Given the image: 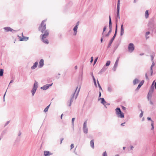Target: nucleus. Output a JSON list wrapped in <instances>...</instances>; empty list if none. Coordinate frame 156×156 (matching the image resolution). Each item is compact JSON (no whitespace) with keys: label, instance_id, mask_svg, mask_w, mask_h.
Listing matches in <instances>:
<instances>
[{"label":"nucleus","instance_id":"nucleus-1","mask_svg":"<svg viewBox=\"0 0 156 156\" xmlns=\"http://www.w3.org/2000/svg\"><path fill=\"white\" fill-rule=\"evenodd\" d=\"M49 34V30H47L41 35L42 41L44 43L48 44L49 43L48 40L46 38L48 37Z\"/></svg>","mask_w":156,"mask_h":156},{"label":"nucleus","instance_id":"nucleus-2","mask_svg":"<svg viewBox=\"0 0 156 156\" xmlns=\"http://www.w3.org/2000/svg\"><path fill=\"white\" fill-rule=\"evenodd\" d=\"M46 21V20H44L42 21L39 27V30L42 33H43L45 31L47 30H46V24L45 23V22Z\"/></svg>","mask_w":156,"mask_h":156},{"label":"nucleus","instance_id":"nucleus-3","mask_svg":"<svg viewBox=\"0 0 156 156\" xmlns=\"http://www.w3.org/2000/svg\"><path fill=\"white\" fill-rule=\"evenodd\" d=\"M115 111L116 114L118 117L121 118H124V113L121 111L119 108H117L115 109Z\"/></svg>","mask_w":156,"mask_h":156},{"label":"nucleus","instance_id":"nucleus-4","mask_svg":"<svg viewBox=\"0 0 156 156\" xmlns=\"http://www.w3.org/2000/svg\"><path fill=\"white\" fill-rule=\"evenodd\" d=\"M37 86H38L37 83V82H35L34 83V85L33 88L31 91V92H32L33 96L34 95V93L36 92L37 89Z\"/></svg>","mask_w":156,"mask_h":156},{"label":"nucleus","instance_id":"nucleus-5","mask_svg":"<svg viewBox=\"0 0 156 156\" xmlns=\"http://www.w3.org/2000/svg\"><path fill=\"white\" fill-rule=\"evenodd\" d=\"M128 50L130 52H132L134 50V44L133 43H130L129 44Z\"/></svg>","mask_w":156,"mask_h":156},{"label":"nucleus","instance_id":"nucleus-6","mask_svg":"<svg viewBox=\"0 0 156 156\" xmlns=\"http://www.w3.org/2000/svg\"><path fill=\"white\" fill-rule=\"evenodd\" d=\"M53 83H52L51 84H46L44 86L42 87H41V88L43 89L44 90H46L48 89L51 86Z\"/></svg>","mask_w":156,"mask_h":156},{"label":"nucleus","instance_id":"nucleus-7","mask_svg":"<svg viewBox=\"0 0 156 156\" xmlns=\"http://www.w3.org/2000/svg\"><path fill=\"white\" fill-rule=\"evenodd\" d=\"M44 60L43 59H41L39 62L38 67L39 68H41L43 67L44 65Z\"/></svg>","mask_w":156,"mask_h":156},{"label":"nucleus","instance_id":"nucleus-8","mask_svg":"<svg viewBox=\"0 0 156 156\" xmlns=\"http://www.w3.org/2000/svg\"><path fill=\"white\" fill-rule=\"evenodd\" d=\"M153 92V90H151L149 91L147 95V98L148 99H150L151 98L152 96Z\"/></svg>","mask_w":156,"mask_h":156},{"label":"nucleus","instance_id":"nucleus-9","mask_svg":"<svg viewBox=\"0 0 156 156\" xmlns=\"http://www.w3.org/2000/svg\"><path fill=\"white\" fill-rule=\"evenodd\" d=\"M44 154L45 156H49L52 154V153L48 151H44Z\"/></svg>","mask_w":156,"mask_h":156},{"label":"nucleus","instance_id":"nucleus-10","mask_svg":"<svg viewBox=\"0 0 156 156\" xmlns=\"http://www.w3.org/2000/svg\"><path fill=\"white\" fill-rule=\"evenodd\" d=\"M38 65V62H36L34 64L33 66L31 67L32 69H35L37 66Z\"/></svg>","mask_w":156,"mask_h":156},{"label":"nucleus","instance_id":"nucleus-11","mask_svg":"<svg viewBox=\"0 0 156 156\" xmlns=\"http://www.w3.org/2000/svg\"><path fill=\"white\" fill-rule=\"evenodd\" d=\"M78 25H76V26L74 28L73 30L74 31V32L75 33V35H76V33L77 32V30L78 28Z\"/></svg>","mask_w":156,"mask_h":156},{"label":"nucleus","instance_id":"nucleus-12","mask_svg":"<svg viewBox=\"0 0 156 156\" xmlns=\"http://www.w3.org/2000/svg\"><path fill=\"white\" fill-rule=\"evenodd\" d=\"M94 140H91L90 141V145L91 146V147L93 148H94Z\"/></svg>","mask_w":156,"mask_h":156},{"label":"nucleus","instance_id":"nucleus-13","mask_svg":"<svg viewBox=\"0 0 156 156\" xmlns=\"http://www.w3.org/2000/svg\"><path fill=\"white\" fill-rule=\"evenodd\" d=\"M124 32V29L123 28V25H122L121 26V35H122L123 34Z\"/></svg>","mask_w":156,"mask_h":156},{"label":"nucleus","instance_id":"nucleus-14","mask_svg":"<svg viewBox=\"0 0 156 156\" xmlns=\"http://www.w3.org/2000/svg\"><path fill=\"white\" fill-rule=\"evenodd\" d=\"M154 62L153 61V63H152L151 66V70L150 71V75L151 76L152 75V73H153L152 68L153 66H154Z\"/></svg>","mask_w":156,"mask_h":156},{"label":"nucleus","instance_id":"nucleus-15","mask_svg":"<svg viewBox=\"0 0 156 156\" xmlns=\"http://www.w3.org/2000/svg\"><path fill=\"white\" fill-rule=\"evenodd\" d=\"M28 39V37H23L20 39L21 41H26Z\"/></svg>","mask_w":156,"mask_h":156},{"label":"nucleus","instance_id":"nucleus-16","mask_svg":"<svg viewBox=\"0 0 156 156\" xmlns=\"http://www.w3.org/2000/svg\"><path fill=\"white\" fill-rule=\"evenodd\" d=\"M117 17L116 18V21L118 19H119L120 18L119 17V9H117Z\"/></svg>","mask_w":156,"mask_h":156},{"label":"nucleus","instance_id":"nucleus-17","mask_svg":"<svg viewBox=\"0 0 156 156\" xmlns=\"http://www.w3.org/2000/svg\"><path fill=\"white\" fill-rule=\"evenodd\" d=\"M145 16L146 18H147L149 16V12L148 10H147L146 11L145 14Z\"/></svg>","mask_w":156,"mask_h":156},{"label":"nucleus","instance_id":"nucleus-18","mask_svg":"<svg viewBox=\"0 0 156 156\" xmlns=\"http://www.w3.org/2000/svg\"><path fill=\"white\" fill-rule=\"evenodd\" d=\"M109 26L110 28V30L112 29V22H111V18L110 16H109Z\"/></svg>","mask_w":156,"mask_h":156},{"label":"nucleus","instance_id":"nucleus-19","mask_svg":"<svg viewBox=\"0 0 156 156\" xmlns=\"http://www.w3.org/2000/svg\"><path fill=\"white\" fill-rule=\"evenodd\" d=\"M4 29L8 31H12V29L10 27H6L4 28Z\"/></svg>","mask_w":156,"mask_h":156},{"label":"nucleus","instance_id":"nucleus-20","mask_svg":"<svg viewBox=\"0 0 156 156\" xmlns=\"http://www.w3.org/2000/svg\"><path fill=\"white\" fill-rule=\"evenodd\" d=\"M144 83V81H141V82L139 83V84L138 85L137 88L139 89L140 87L143 85Z\"/></svg>","mask_w":156,"mask_h":156},{"label":"nucleus","instance_id":"nucleus-21","mask_svg":"<svg viewBox=\"0 0 156 156\" xmlns=\"http://www.w3.org/2000/svg\"><path fill=\"white\" fill-rule=\"evenodd\" d=\"M83 131L84 133H87L88 132V129L87 127H83Z\"/></svg>","mask_w":156,"mask_h":156},{"label":"nucleus","instance_id":"nucleus-22","mask_svg":"<svg viewBox=\"0 0 156 156\" xmlns=\"http://www.w3.org/2000/svg\"><path fill=\"white\" fill-rule=\"evenodd\" d=\"M119 60V58H118L117 59V60H116L115 62V64L114 65V67H116L117 66Z\"/></svg>","mask_w":156,"mask_h":156},{"label":"nucleus","instance_id":"nucleus-23","mask_svg":"<svg viewBox=\"0 0 156 156\" xmlns=\"http://www.w3.org/2000/svg\"><path fill=\"white\" fill-rule=\"evenodd\" d=\"M139 80L137 79H135L133 81V83L134 85H135L138 83Z\"/></svg>","mask_w":156,"mask_h":156},{"label":"nucleus","instance_id":"nucleus-24","mask_svg":"<svg viewBox=\"0 0 156 156\" xmlns=\"http://www.w3.org/2000/svg\"><path fill=\"white\" fill-rule=\"evenodd\" d=\"M50 105V104L47 107H46L44 109V111L45 112H46L48 111V109L49 108V107Z\"/></svg>","mask_w":156,"mask_h":156},{"label":"nucleus","instance_id":"nucleus-25","mask_svg":"<svg viewBox=\"0 0 156 156\" xmlns=\"http://www.w3.org/2000/svg\"><path fill=\"white\" fill-rule=\"evenodd\" d=\"M116 33H115V34L113 36V37L111 39V44L112 43V42H113V41L114 40V38H115L116 36Z\"/></svg>","mask_w":156,"mask_h":156},{"label":"nucleus","instance_id":"nucleus-26","mask_svg":"<svg viewBox=\"0 0 156 156\" xmlns=\"http://www.w3.org/2000/svg\"><path fill=\"white\" fill-rule=\"evenodd\" d=\"M107 69V68L105 67H104L100 71V73H101L105 71L106 69Z\"/></svg>","mask_w":156,"mask_h":156},{"label":"nucleus","instance_id":"nucleus-27","mask_svg":"<svg viewBox=\"0 0 156 156\" xmlns=\"http://www.w3.org/2000/svg\"><path fill=\"white\" fill-rule=\"evenodd\" d=\"M101 100V103L103 104H105L106 103V102L105 101L104 99L103 98H101L100 99Z\"/></svg>","mask_w":156,"mask_h":156},{"label":"nucleus","instance_id":"nucleus-28","mask_svg":"<svg viewBox=\"0 0 156 156\" xmlns=\"http://www.w3.org/2000/svg\"><path fill=\"white\" fill-rule=\"evenodd\" d=\"M120 0H118L117 4V9H119L120 8Z\"/></svg>","mask_w":156,"mask_h":156},{"label":"nucleus","instance_id":"nucleus-29","mask_svg":"<svg viewBox=\"0 0 156 156\" xmlns=\"http://www.w3.org/2000/svg\"><path fill=\"white\" fill-rule=\"evenodd\" d=\"M151 126H152L151 129H152L153 130L154 129V121L152 120H151Z\"/></svg>","mask_w":156,"mask_h":156},{"label":"nucleus","instance_id":"nucleus-30","mask_svg":"<svg viewBox=\"0 0 156 156\" xmlns=\"http://www.w3.org/2000/svg\"><path fill=\"white\" fill-rule=\"evenodd\" d=\"M3 70L1 69L0 70V76H3Z\"/></svg>","mask_w":156,"mask_h":156},{"label":"nucleus","instance_id":"nucleus-31","mask_svg":"<svg viewBox=\"0 0 156 156\" xmlns=\"http://www.w3.org/2000/svg\"><path fill=\"white\" fill-rule=\"evenodd\" d=\"M150 34V32L149 31L147 32L146 33V37L147 39L149 38V37H147V36L149 35Z\"/></svg>","mask_w":156,"mask_h":156},{"label":"nucleus","instance_id":"nucleus-32","mask_svg":"<svg viewBox=\"0 0 156 156\" xmlns=\"http://www.w3.org/2000/svg\"><path fill=\"white\" fill-rule=\"evenodd\" d=\"M110 64V61H108L105 64V65L107 66H109Z\"/></svg>","mask_w":156,"mask_h":156},{"label":"nucleus","instance_id":"nucleus-33","mask_svg":"<svg viewBox=\"0 0 156 156\" xmlns=\"http://www.w3.org/2000/svg\"><path fill=\"white\" fill-rule=\"evenodd\" d=\"M87 121H85L83 124V127H87Z\"/></svg>","mask_w":156,"mask_h":156},{"label":"nucleus","instance_id":"nucleus-34","mask_svg":"<svg viewBox=\"0 0 156 156\" xmlns=\"http://www.w3.org/2000/svg\"><path fill=\"white\" fill-rule=\"evenodd\" d=\"M73 97L70 100V104L69 105V106H70L71 105V103H72V102L73 101Z\"/></svg>","mask_w":156,"mask_h":156},{"label":"nucleus","instance_id":"nucleus-35","mask_svg":"<svg viewBox=\"0 0 156 156\" xmlns=\"http://www.w3.org/2000/svg\"><path fill=\"white\" fill-rule=\"evenodd\" d=\"M149 72H147V73H146L145 74V76H146V78L147 79V80H148V76H147V75L148 74H149Z\"/></svg>","mask_w":156,"mask_h":156},{"label":"nucleus","instance_id":"nucleus-36","mask_svg":"<svg viewBox=\"0 0 156 156\" xmlns=\"http://www.w3.org/2000/svg\"><path fill=\"white\" fill-rule=\"evenodd\" d=\"M143 115V112L141 111V113L140 115V117L141 118Z\"/></svg>","mask_w":156,"mask_h":156},{"label":"nucleus","instance_id":"nucleus-37","mask_svg":"<svg viewBox=\"0 0 156 156\" xmlns=\"http://www.w3.org/2000/svg\"><path fill=\"white\" fill-rule=\"evenodd\" d=\"M103 156H107L106 151H105L103 154Z\"/></svg>","mask_w":156,"mask_h":156},{"label":"nucleus","instance_id":"nucleus-38","mask_svg":"<svg viewBox=\"0 0 156 156\" xmlns=\"http://www.w3.org/2000/svg\"><path fill=\"white\" fill-rule=\"evenodd\" d=\"M93 80H94V84H95V85H96V83L95 79V78H94V76H93Z\"/></svg>","mask_w":156,"mask_h":156},{"label":"nucleus","instance_id":"nucleus-39","mask_svg":"<svg viewBox=\"0 0 156 156\" xmlns=\"http://www.w3.org/2000/svg\"><path fill=\"white\" fill-rule=\"evenodd\" d=\"M70 147H71V148H70L71 149H72L73 148V147H74V146L73 144H71V146H70Z\"/></svg>","mask_w":156,"mask_h":156},{"label":"nucleus","instance_id":"nucleus-40","mask_svg":"<svg viewBox=\"0 0 156 156\" xmlns=\"http://www.w3.org/2000/svg\"><path fill=\"white\" fill-rule=\"evenodd\" d=\"M98 86H99V88L101 90H102V89L100 84H99L98 81Z\"/></svg>","mask_w":156,"mask_h":156},{"label":"nucleus","instance_id":"nucleus-41","mask_svg":"<svg viewBox=\"0 0 156 156\" xmlns=\"http://www.w3.org/2000/svg\"><path fill=\"white\" fill-rule=\"evenodd\" d=\"M108 90L109 92H111L112 91V88L111 87H109L108 88Z\"/></svg>","mask_w":156,"mask_h":156},{"label":"nucleus","instance_id":"nucleus-42","mask_svg":"<svg viewBox=\"0 0 156 156\" xmlns=\"http://www.w3.org/2000/svg\"><path fill=\"white\" fill-rule=\"evenodd\" d=\"M117 24H116V28H115V33H116V34H117Z\"/></svg>","mask_w":156,"mask_h":156},{"label":"nucleus","instance_id":"nucleus-43","mask_svg":"<svg viewBox=\"0 0 156 156\" xmlns=\"http://www.w3.org/2000/svg\"><path fill=\"white\" fill-rule=\"evenodd\" d=\"M98 59V57L97 58H96V59H95V60H94V65L96 63V62L97 61Z\"/></svg>","mask_w":156,"mask_h":156},{"label":"nucleus","instance_id":"nucleus-44","mask_svg":"<svg viewBox=\"0 0 156 156\" xmlns=\"http://www.w3.org/2000/svg\"><path fill=\"white\" fill-rule=\"evenodd\" d=\"M93 57H91V60H90V62L91 63H92L93 62Z\"/></svg>","mask_w":156,"mask_h":156},{"label":"nucleus","instance_id":"nucleus-45","mask_svg":"<svg viewBox=\"0 0 156 156\" xmlns=\"http://www.w3.org/2000/svg\"><path fill=\"white\" fill-rule=\"evenodd\" d=\"M122 109L124 110H125L126 109V108L125 107H124L123 106H122Z\"/></svg>","mask_w":156,"mask_h":156},{"label":"nucleus","instance_id":"nucleus-46","mask_svg":"<svg viewBox=\"0 0 156 156\" xmlns=\"http://www.w3.org/2000/svg\"><path fill=\"white\" fill-rule=\"evenodd\" d=\"M75 118H73L72 119V122H73H73L75 120Z\"/></svg>","mask_w":156,"mask_h":156},{"label":"nucleus","instance_id":"nucleus-47","mask_svg":"<svg viewBox=\"0 0 156 156\" xmlns=\"http://www.w3.org/2000/svg\"><path fill=\"white\" fill-rule=\"evenodd\" d=\"M106 27H105L103 29V32H104L106 30Z\"/></svg>","mask_w":156,"mask_h":156},{"label":"nucleus","instance_id":"nucleus-48","mask_svg":"<svg viewBox=\"0 0 156 156\" xmlns=\"http://www.w3.org/2000/svg\"><path fill=\"white\" fill-rule=\"evenodd\" d=\"M151 60L153 61L154 59V56L153 55H151Z\"/></svg>","mask_w":156,"mask_h":156},{"label":"nucleus","instance_id":"nucleus-49","mask_svg":"<svg viewBox=\"0 0 156 156\" xmlns=\"http://www.w3.org/2000/svg\"><path fill=\"white\" fill-rule=\"evenodd\" d=\"M147 119L148 120H151V121L152 120L151 118L150 117H148L147 118Z\"/></svg>","mask_w":156,"mask_h":156},{"label":"nucleus","instance_id":"nucleus-50","mask_svg":"<svg viewBox=\"0 0 156 156\" xmlns=\"http://www.w3.org/2000/svg\"><path fill=\"white\" fill-rule=\"evenodd\" d=\"M125 123V122H124V123H122L121 124V126H124L125 125H124V124Z\"/></svg>","mask_w":156,"mask_h":156},{"label":"nucleus","instance_id":"nucleus-51","mask_svg":"<svg viewBox=\"0 0 156 156\" xmlns=\"http://www.w3.org/2000/svg\"><path fill=\"white\" fill-rule=\"evenodd\" d=\"M74 68L75 69H77V66H75Z\"/></svg>","mask_w":156,"mask_h":156},{"label":"nucleus","instance_id":"nucleus-52","mask_svg":"<svg viewBox=\"0 0 156 156\" xmlns=\"http://www.w3.org/2000/svg\"><path fill=\"white\" fill-rule=\"evenodd\" d=\"M101 93L100 92H99V97H100L101 96Z\"/></svg>","mask_w":156,"mask_h":156},{"label":"nucleus","instance_id":"nucleus-53","mask_svg":"<svg viewBox=\"0 0 156 156\" xmlns=\"http://www.w3.org/2000/svg\"><path fill=\"white\" fill-rule=\"evenodd\" d=\"M154 86H155V89H156V82H155V83Z\"/></svg>","mask_w":156,"mask_h":156},{"label":"nucleus","instance_id":"nucleus-54","mask_svg":"<svg viewBox=\"0 0 156 156\" xmlns=\"http://www.w3.org/2000/svg\"><path fill=\"white\" fill-rule=\"evenodd\" d=\"M63 140V139H62L61 140V143H60L61 144L62 143V141Z\"/></svg>","mask_w":156,"mask_h":156},{"label":"nucleus","instance_id":"nucleus-55","mask_svg":"<svg viewBox=\"0 0 156 156\" xmlns=\"http://www.w3.org/2000/svg\"><path fill=\"white\" fill-rule=\"evenodd\" d=\"M62 115H63V114H62L61 115V119H62Z\"/></svg>","mask_w":156,"mask_h":156},{"label":"nucleus","instance_id":"nucleus-56","mask_svg":"<svg viewBox=\"0 0 156 156\" xmlns=\"http://www.w3.org/2000/svg\"><path fill=\"white\" fill-rule=\"evenodd\" d=\"M111 30H112V29H111V30H110H110H109V32H108V33H110L111 32Z\"/></svg>","mask_w":156,"mask_h":156},{"label":"nucleus","instance_id":"nucleus-57","mask_svg":"<svg viewBox=\"0 0 156 156\" xmlns=\"http://www.w3.org/2000/svg\"><path fill=\"white\" fill-rule=\"evenodd\" d=\"M80 88H79V90H78V92H77V93H78L80 91Z\"/></svg>","mask_w":156,"mask_h":156},{"label":"nucleus","instance_id":"nucleus-58","mask_svg":"<svg viewBox=\"0 0 156 156\" xmlns=\"http://www.w3.org/2000/svg\"><path fill=\"white\" fill-rule=\"evenodd\" d=\"M133 148V146H131V150Z\"/></svg>","mask_w":156,"mask_h":156},{"label":"nucleus","instance_id":"nucleus-59","mask_svg":"<svg viewBox=\"0 0 156 156\" xmlns=\"http://www.w3.org/2000/svg\"><path fill=\"white\" fill-rule=\"evenodd\" d=\"M109 33H108V34H107L106 36H108V35H109Z\"/></svg>","mask_w":156,"mask_h":156},{"label":"nucleus","instance_id":"nucleus-60","mask_svg":"<svg viewBox=\"0 0 156 156\" xmlns=\"http://www.w3.org/2000/svg\"><path fill=\"white\" fill-rule=\"evenodd\" d=\"M144 54H140V55H143Z\"/></svg>","mask_w":156,"mask_h":156},{"label":"nucleus","instance_id":"nucleus-61","mask_svg":"<svg viewBox=\"0 0 156 156\" xmlns=\"http://www.w3.org/2000/svg\"><path fill=\"white\" fill-rule=\"evenodd\" d=\"M102 41H103V39H102V38H101V42H102Z\"/></svg>","mask_w":156,"mask_h":156},{"label":"nucleus","instance_id":"nucleus-62","mask_svg":"<svg viewBox=\"0 0 156 156\" xmlns=\"http://www.w3.org/2000/svg\"><path fill=\"white\" fill-rule=\"evenodd\" d=\"M125 147H123V150H125Z\"/></svg>","mask_w":156,"mask_h":156},{"label":"nucleus","instance_id":"nucleus-63","mask_svg":"<svg viewBox=\"0 0 156 156\" xmlns=\"http://www.w3.org/2000/svg\"><path fill=\"white\" fill-rule=\"evenodd\" d=\"M79 24V22H78L77 23V25H78Z\"/></svg>","mask_w":156,"mask_h":156},{"label":"nucleus","instance_id":"nucleus-64","mask_svg":"<svg viewBox=\"0 0 156 156\" xmlns=\"http://www.w3.org/2000/svg\"><path fill=\"white\" fill-rule=\"evenodd\" d=\"M115 156H119V155L118 154H117V155H115Z\"/></svg>","mask_w":156,"mask_h":156}]
</instances>
